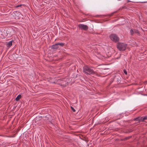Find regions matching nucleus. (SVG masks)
Masks as SVG:
<instances>
[{
  "label": "nucleus",
  "instance_id": "obj_1",
  "mask_svg": "<svg viewBox=\"0 0 147 147\" xmlns=\"http://www.w3.org/2000/svg\"><path fill=\"white\" fill-rule=\"evenodd\" d=\"M83 71L88 74H92L95 73L88 66H85L84 67Z\"/></svg>",
  "mask_w": 147,
  "mask_h": 147
},
{
  "label": "nucleus",
  "instance_id": "obj_2",
  "mask_svg": "<svg viewBox=\"0 0 147 147\" xmlns=\"http://www.w3.org/2000/svg\"><path fill=\"white\" fill-rule=\"evenodd\" d=\"M127 46V45L124 43H119L117 45V48L120 51H124L125 49Z\"/></svg>",
  "mask_w": 147,
  "mask_h": 147
},
{
  "label": "nucleus",
  "instance_id": "obj_3",
  "mask_svg": "<svg viewBox=\"0 0 147 147\" xmlns=\"http://www.w3.org/2000/svg\"><path fill=\"white\" fill-rule=\"evenodd\" d=\"M109 37L111 40L113 42H117L119 40V38L116 34H111L109 36Z\"/></svg>",
  "mask_w": 147,
  "mask_h": 147
},
{
  "label": "nucleus",
  "instance_id": "obj_4",
  "mask_svg": "<svg viewBox=\"0 0 147 147\" xmlns=\"http://www.w3.org/2000/svg\"><path fill=\"white\" fill-rule=\"evenodd\" d=\"M78 26L80 29L85 30H87L88 29V26L83 24H80L78 25Z\"/></svg>",
  "mask_w": 147,
  "mask_h": 147
},
{
  "label": "nucleus",
  "instance_id": "obj_5",
  "mask_svg": "<svg viewBox=\"0 0 147 147\" xmlns=\"http://www.w3.org/2000/svg\"><path fill=\"white\" fill-rule=\"evenodd\" d=\"M52 48L53 49H57L59 47L58 46L57 44H56L52 46Z\"/></svg>",
  "mask_w": 147,
  "mask_h": 147
},
{
  "label": "nucleus",
  "instance_id": "obj_6",
  "mask_svg": "<svg viewBox=\"0 0 147 147\" xmlns=\"http://www.w3.org/2000/svg\"><path fill=\"white\" fill-rule=\"evenodd\" d=\"M12 45V41H10L8 42L7 45V47H11Z\"/></svg>",
  "mask_w": 147,
  "mask_h": 147
},
{
  "label": "nucleus",
  "instance_id": "obj_7",
  "mask_svg": "<svg viewBox=\"0 0 147 147\" xmlns=\"http://www.w3.org/2000/svg\"><path fill=\"white\" fill-rule=\"evenodd\" d=\"M21 98V96L20 95H18L16 98V100L18 101Z\"/></svg>",
  "mask_w": 147,
  "mask_h": 147
},
{
  "label": "nucleus",
  "instance_id": "obj_8",
  "mask_svg": "<svg viewBox=\"0 0 147 147\" xmlns=\"http://www.w3.org/2000/svg\"><path fill=\"white\" fill-rule=\"evenodd\" d=\"M58 46L62 47L64 45V44L63 43H57Z\"/></svg>",
  "mask_w": 147,
  "mask_h": 147
},
{
  "label": "nucleus",
  "instance_id": "obj_9",
  "mask_svg": "<svg viewBox=\"0 0 147 147\" xmlns=\"http://www.w3.org/2000/svg\"><path fill=\"white\" fill-rule=\"evenodd\" d=\"M141 118L143 119L142 121H144V120L147 119V117H142Z\"/></svg>",
  "mask_w": 147,
  "mask_h": 147
},
{
  "label": "nucleus",
  "instance_id": "obj_10",
  "mask_svg": "<svg viewBox=\"0 0 147 147\" xmlns=\"http://www.w3.org/2000/svg\"><path fill=\"white\" fill-rule=\"evenodd\" d=\"M71 107L72 110V111H73V112H75V111H75V109L72 107L71 106Z\"/></svg>",
  "mask_w": 147,
  "mask_h": 147
},
{
  "label": "nucleus",
  "instance_id": "obj_11",
  "mask_svg": "<svg viewBox=\"0 0 147 147\" xmlns=\"http://www.w3.org/2000/svg\"><path fill=\"white\" fill-rule=\"evenodd\" d=\"M124 72L125 74H127V72L125 70H124Z\"/></svg>",
  "mask_w": 147,
  "mask_h": 147
},
{
  "label": "nucleus",
  "instance_id": "obj_12",
  "mask_svg": "<svg viewBox=\"0 0 147 147\" xmlns=\"http://www.w3.org/2000/svg\"><path fill=\"white\" fill-rule=\"evenodd\" d=\"M22 5H18L16 6V7H19L21 6Z\"/></svg>",
  "mask_w": 147,
  "mask_h": 147
},
{
  "label": "nucleus",
  "instance_id": "obj_13",
  "mask_svg": "<svg viewBox=\"0 0 147 147\" xmlns=\"http://www.w3.org/2000/svg\"><path fill=\"white\" fill-rule=\"evenodd\" d=\"M62 84L64 86L66 85V84L64 85V82H62Z\"/></svg>",
  "mask_w": 147,
  "mask_h": 147
},
{
  "label": "nucleus",
  "instance_id": "obj_14",
  "mask_svg": "<svg viewBox=\"0 0 147 147\" xmlns=\"http://www.w3.org/2000/svg\"><path fill=\"white\" fill-rule=\"evenodd\" d=\"M134 32V31H133V30H130V32H131V34H132V32Z\"/></svg>",
  "mask_w": 147,
  "mask_h": 147
}]
</instances>
